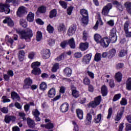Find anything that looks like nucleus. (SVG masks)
<instances>
[{"label": "nucleus", "instance_id": "28", "mask_svg": "<svg viewBox=\"0 0 131 131\" xmlns=\"http://www.w3.org/2000/svg\"><path fill=\"white\" fill-rule=\"evenodd\" d=\"M32 69L33 70L31 71V73L32 74H33V75L38 76V75H40V74H41V70H40V68H38Z\"/></svg>", "mask_w": 131, "mask_h": 131}, {"label": "nucleus", "instance_id": "56", "mask_svg": "<svg viewBox=\"0 0 131 131\" xmlns=\"http://www.w3.org/2000/svg\"><path fill=\"white\" fill-rule=\"evenodd\" d=\"M35 56V53L34 52H31L29 53L28 57L30 60H33L34 59V56Z\"/></svg>", "mask_w": 131, "mask_h": 131}, {"label": "nucleus", "instance_id": "44", "mask_svg": "<svg viewBox=\"0 0 131 131\" xmlns=\"http://www.w3.org/2000/svg\"><path fill=\"white\" fill-rule=\"evenodd\" d=\"M37 41H40L42 38V33L40 31H37L36 36Z\"/></svg>", "mask_w": 131, "mask_h": 131}, {"label": "nucleus", "instance_id": "29", "mask_svg": "<svg viewBox=\"0 0 131 131\" xmlns=\"http://www.w3.org/2000/svg\"><path fill=\"white\" fill-rule=\"evenodd\" d=\"M124 7L126 8V11L131 15V2H127L124 4Z\"/></svg>", "mask_w": 131, "mask_h": 131}, {"label": "nucleus", "instance_id": "36", "mask_svg": "<svg viewBox=\"0 0 131 131\" xmlns=\"http://www.w3.org/2000/svg\"><path fill=\"white\" fill-rule=\"evenodd\" d=\"M126 89L127 91H131V77L128 78L126 80Z\"/></svg>", "mask_w": 131, "mask_h": 131}, {"label": "nucleus", "instance_id": "22", "mask_svg": "<svg viewBox=\"0 0 131 131\" xmlns=\"http://www.w3.org/2000/svg\"><path fill=\"white\" fill-rule=\"evenodd\" d=\"M25 58V51L24 50H20L18 52V60L19 62H23Z\"/></svg>", "mask_w": 131, "mask_h": 131}, {"label": "nucleus", "instance_id": "38", "mask_svg": "<svg viewBox=\"0 0 131 131\" xmlns=\"http://www.w3.org/2000/svg\"><path fill=\"white\" fill-rule=\"evenodd\" d=\"M48 89V85L46 82H42L39 85V89L41 91H46Z\"/></svg>", "mask_w": 131, "mask_h": 131}, {"label": "nucleus", "instance_id": "49", "mask_svg": "<svg viewBox=\"0 0 131 131\" xmlns=\"http://www.w3.org/2000/svg\"><path fill=\"white\" fill-rule=\"evenodd\" d=\"M126 55H127V51L125 50H121L119 54V57H120V58H122V57H124Z\"/></svg>", "mask_w": 131, "mask_h": 131}, {"label": "nucleus", "instance_id": "63", "mask_svg": "<svg viewBox=\"0 0 131 131\" xmlns=\"http://www.w3.org/2000/svg\"><path fill=\"white\" fill-rule=\"evenodd\" d=\"M3 103H9L11 102V100L7 98L6 96H3L2 98Z\"/></svg>", "mask_w": 131, "mask_h": 131}, {"label": "nucleus", "instance_id": "8", "mask_svg": "<svg viewBox=\"0 0 131 131\" xmlns=\"http://www.w3.org/2000/svg\"><path fill=\"white\" fill-rule=\"evenodd\" d=\"M129 23V20H126L124 24V31L126 35V37H131V32L128 31Z\"/></svg>", "mask_w": 131, "mask_h": 131}, {"label": "nucleus", "instance_id": "9", "mask_svg": "<svg viewBox=\"0 0 131 131\" xmlns=\"http://www.w3.org/2000/svg\"><path fill=\"white\" fill-rule=\"evenodd\" d=\"M92 53H89L84 56L82 59V63L85 65L90 64V62H91L92 59Z\"/></svg>", "mask_w": 131, "mask_h": 131}, {"label": "nucleus", "instance_id": "53", "mask_svg": "<svg viewBox=\"0 0 131 131\" xmlns=\"http://www.w3.org/2000/svg\"><path fill=\"white\" fill-rule=\"evenodd\" d=\"M59 69V63H55L52 68V72H57V70Z\"/></svg>", "mask_w": 131, "mask_h": 131}, {"label": "nucleus", "instance_id": "42", "mask_svg": "<svg viewBox=\"0 0 131 131\" xmlns=\"http://www.w3.org/2000/svg\"><path fill=\"white\" fill-rule=\"evenodd\" d=\"M58 32H62L65 31V25L64 23L60 24L57 28Z\"/></svg>", "mask_w": 131, "mask_h": 131}, {"label": "nucleus", "instance_id": "54", "mask_svg": "<svg viewBox=\"0 0 131 131\" xmlns=\"http://www.w3.org/2000/svg\"><path fill=\"white\" fill-rule=\"evenodd\" d=\"M123 67H124V64L123 63H118L116 65V68L117 70L122 69Z\"/></svg>", "mask_w": 131, "mask_h": 131}, {"label": "nucleus", "instance_id": "64", "mask_svg": "<svg viewBox=\"0 0 131 131\" xmlns=\"http://www.w3.org/2000/svg\"><path fill=\"white\" fill-rule=\"evenodd\" d=\"M32 113L34 117L39 116V115H40V113L37 110V109L35 110V111L33 112Z\"/></svg>", "mask_w": 131, "mask_h": 131}, {"label": "nucleus", "instance_id": "14", "mask_svg": "<svg viewBox=\"0 0 131 131\" xmlns=\"http://www.w3.org/2000/svg\"><path fill=\"white\" fill-rule=\"evenodd\" d=\"M3 23L4 24H8V26H10V27H13V26H14V21H13L12 18L9 17H6L3 20Z\"/></svg>", "mask_w": 131, "mask_h": 131}, {"label": "nucleus", "instance_id": "6", "mask_svg": "<svg viewBox=\"0 0 131 131\" xmlns=\"http://www.w3.org/2000/svg\"><path fill=\"white\" fill-rule=\"evenodd\" d=\"M110 40L112 43H115L117 40V35H116V29L113 28L111 31V34L110 35Z\"/></svg>", "mask_w": 131, "mask_h": 131}, {"label": "nucleus", "instance_id": "41", "mask_svg": "<svg viewBox=\"0 0 131 131\" xmlns=\"http://www.w3.org/2000/svg\"><path fill=\"white\" fill-rule=\"evenodd\" d=\"M83 83L84 85H90L91 84V79L89 77H85L83 79Z\"/></svg>", "mask_w": 131, "mask_h": 131}, {"label": "nucleus", "instance_id": "39", "mask_svg": "<svg viewBox=\"0 0 131 131\" xmlns=\"http://www.w3.org/2000/svg\"><path fill=\"white\" fill-rule=\"evenodd\" d=\"M40 66V62L38 61H35L32 63L31 65V67L32 69H36L39 68V67Z\"/></svg>", "mask_w": 131, "mask_h": 131}, {"label": "nucleus", "instance_id": "13", "mask_svg": "<svg viewBox=\"0 0 131 131\" xmlns=\"http://www.w3.org/2000/svg\"><path fill=\"white\" fill-rule=\"evenodd\" d=\"M16 120V117L14 116H10L9 115H6L5 116L4 121L6 123H10L11 121H15Z\"/></svg>", "mask_w": 131, "mask_h": 131}, {"label": "nucleus", "instance_id": "3", "mask_svg": "<svg viewBox=\"0 0 131 131\" xmlns=\"http://www.w3.org/2000/svg\"><path fill=\"white\" fill-rule=\"evenodd\" d=\"M80 14L82 16L81 18V25L85 27L89 24V13L88 12V10L81 9L80 10Z\"/></svg>", "mask_w": 131, "mask_h": 131}, {"label": "nucleus", "instance_id": "1", "mask_svg": "<svg viewBox=\"0 0 131 131\" xmlns=\"http://www.w3.org/2000/svg\"><path fill=\"white\" fill-rule=\"evenodd\" d=\"M16 33L20 35V39H25V40H31L33 36V31L29 28H26L25 30H22L21 28H17L15 29Z\"/></svg>", "mask_w": 131, "mask_h": 131}, {"label": "nucleus", "instance_id": "23", "mask_svg": "<svg viewBox=\"0 0 131 131\" xmlns=\"http://www.w3.org/2000/svg\"><path fill=\"white\" fill-rule=\"evenodd\" d=\"M79 48L82 52L86 51L89 49V43L88 42H85L84 43H80L79 45Z\"/></svg>", "mask_w": 131, "mask_h": 131}, {"label": "nucleus", "instance_id": "62", "mask_svg": "<svg viewBox=\"0 0 131 131\" xmlns=\"http://www.w3.org/2000/svg\"><path fill=\"white\" fill-rule=\"evenodd\" d=\"M59 4L60 6L63 8V9H67V3L64 1H59Z\"/></svg>", "mask_w": 131, "mask_h": 131}, {"label": "nucleus", "instance_id": "12", "mask_svg": "<svg viewBox=\"0 0 131 131\" xmlns=\"http://www.w3.org/2000/svg\"><path fill=\"white\" fill-rule=\"evenodd\" d=\"M71 90L72 91V96L75 98V99H77L79 97V92L76 90V87L74 85H72L71 86Z\"/></svg>", "mask_w": 131, "mask_h": 131}, {"label": "nucleus", "instance_id": "26", "mask_svg": "<svg viewBox=\"0 0 131 131\" xmlns=\"http://www.w3.org/2000/svg\"><path fill=\"white\" fill-rule=\"evenodd\" d=\"M115 79L117 82H121L122 80V74L120 72L116 73L115 75Z\"/></svg>", "mask_w": 131, "mask_h": 131}, {"label": "nucleus", "instance_id": "37", "mask_svg": "<svg viewBox=\"0 0 131 131\" xmlns=\"http://www.w3.org/2000/svg\"><path fill=\"white\" fill-rule=\"evenodd\" d=\"M92 115H91V114H87V115L86 116V120H85L86 124H88V125L91 124L92 122Z\"/></svg>", "mask_w": 131, "mask_h": 131}, {"label": "nucleus", "instance_id": "18", "mask_svg": "<svg viewBox=\"0 0 131 131\" xmlns=\"http://www.w3.org/2000/svg\"><path fill=\"white\" fill-rule=\"evenodd\" d=\"M101 93L102 97H106L108 95V88L106 85H103L101 86Z\"/></svg>", "mask_w": 131, "mask_h": 131}, {"label": "nucleus", "instance_id": "51", "mask_svg": "<svg viewBox=\"0 0 131 131\" xmlns=\"http://www.w3.org/2000/svg\"><path fill=\"white\" fill-rule=\"evenodd\" d=\"M120 98H121V94L120 93L115 95L113 98V102H116V101H118Z\"/></svg>", "mask_w": 131, "mask_h": 131}, {"label": "nucleus", "instance_id": "40", "mask_svg": "<svg viewBox=\"0 0 131 131\" xmlns=\"http://www.w3.org/2000/svg\"><path fill=\"white\" fill-rule=\"evenodd\" d=\"M25 84H26L28 85V86H31V84L33 83L32 79H31L30 78H26L24 80Z\"/></svg>", "mask_w": 131, "mask_h": 131}, {"label": "nucleus", "instance_id": "48", "mask_svg": "<svg viewBox=\"0 0 131 131\" xmlns=\"http://www.w3.org/2000/svg\"><path fill=\"white\" fill-rule=\"evenodd\" d=\"M65 58V52H63L59 56H58L55 60H57L58 62H60V61H62V60H64Z\"/></svg>", "mask_w": 131, "mask_h": 131}, {"label": "nucleus", "instance_id": "33", "mask_svg": "<svg viewBox=\"0 0 131 131\" xmlns=\"http://www.w3.org/2000/svg\"><path fill=\"white\" fill-rule=\"evenodd\" d=\"M122 108H123V110L120 111V113H118L116 117L115 120L116 121H119V120L121 119L122 115H123V113L124 112V107H122Z\"/></svg>", "mask_w": 131, "mask_h": 131}, {"label": "nucleus", "instance_id": "21", "mask_svg": "<svg viewBox=\"0 0 131 131\" xmlns=\"http://www.w3.org/2000/svg\"><path fill=\"white\" fill-rule=\"evenodd\" d=\"M25 9L22 7H20L16 12L17 16H18V17H23V15L25 14Z\"/></svg>", "mask_w": 131, "mask_h": 131}, {"label": "nucleus", "instance_id": "52", "mask_svg": "<svg viewBox=\"0 0 131 131\" xmlns=\"http://www.w3.org/2000/svg\"><path fill=\"white\" fill-rule=\"evenodd\" d=\"M101 119H102V114H99L97 115V118H95V122L96 123H99L100 121H101Z\"/></svg>", "mask_w": 131, "mask_h": 131}, {"label": "nucleus", "instance_id": "47", "mask_svg": "<svg viewBox=\"0 0 131 131\" xmlns=\"http://www.w3.org/2000/svg\"><path fill=\"white\" fill-rule=\"evenodd\" d=\"M11 99L15 100V99H20V96L15 92H12L11 93Z\"/></svg>", "mask_w": 131, "mask_h": 131}, {"label": "nucleus", "instance_id": "5", "mask_svg": "<svg viewBox=\"0 0 131 131\" xmlns=\"http://www.w3.org/2000/svg\"><path fill=\"white\" fill-rule=\"evenodd\" d=\"M10 4L0 3V12L4 13L6 14L11 13V9H10Z\"/></svg>", "mask_w": 131, "mask_h": 131}, {"label": "nucleus", "instance_id": "46", "mask_svg": "<svg viewBox=\"0 0 131 131\" xmlns=\"http://www.w3.org/2000/svg\"><path fill=\"white\" fill-rule=\"evenodd\" d=\"M60 46L62 49H66V47L67 46H68V40H65L62 41L60 44Z\"/></svg>", "mask_w": 131, "mask_h": 131}, {"label": "nucleus", "instance_id": "7", "mask_svg": "<svg viewBox=\"0 0 131 131\" xmlns=\"http://www.w3.org/2000/svg\"><path fill=\"white\" fill-rule=\"evenodd\" d=\"M113 7V5L111 3H108L105 6L103 7L102 10V13L104 16L108 15V13Z\"/></svg>", "mask_w": 131, "mask_h": 131}, {"label": "nucleus", "instance_id": "15", "mask_svg": "<svg viewBox=\"0 0 131 131\" xmlns=\"http://www.w3.org/2000/svg\"><path fill=\"white\" fill-rule=\"evenodd\" d=\"M75 31H76V25H73L71 26L68 31V34L69 36H71L75 33Z\"/></svg>", "mask_w": 131, "mask_h": 131}, {"label": "nucleus", "instance_id": "59", "mask_svg": "<svg viewBox=\"0 0 131 131\" xmlns=\"http://www.w3.org/2000/svg\"><path fill=\"white\" fill-rule=\"evenodd\" d=\"M112 113H113V111H112V107H110V108H109L108 111V115L107 116V119H110V118H111Z\"/></svg>", "mask_w": 131, "mask_h": 131}, {"label": "nucleus", "instance_id": "24", "mask_svg": "<svg viewBox=\"0 0 131 131\" xmlns=\"http://www.w3.org/2000/svg\"><path fill=\"white\" fill-rule=\"evenodd\" d=\"M51 57V52L50 49H46L43 51L42 58L43 59H49Z\"/></svg>", "mask_w": 131, "mask_h": 131}, {"label": "nucleus", "instance_id": "10", "mask_svg": "<svg viewBox=\"0 0 131 131\" xmlns=\"http://www.w3.org/2000/svg\"><path fill=\"white\" fill-rule=\"evenodd\" d=\"M59 109L62 113H66L69 110V104L67 102H64L61 105Z\"/></svg>", "mask_w": 131, "mask_h": 131}, {"label": "nucleus", "instance_id": "25", "mask_svg": "<svg viewBox=\"0 0 131 131\" xmlns=\"http://www.w3.org/2000/svg\"><path fill=\"white\" fill-rule=\"evenodd\" d=\"M70 46L71 49H74L76 48L75 46V40H74V38H71L68 40V45Z\"/></svg>", "mask_w": 131, "mask_h": 131}, {"label": "nucleus", "instance_id": "32", "mask_svg": "<svg viewBox=\"0 0 131 131\" xmlns=\"http://www.w3.org/2000/svg\"><path fill=\"white\" fill-rule=\"evenodd\" d=\"M27 20L28 22H33L34 20V13L30 12L27 16Z\"/></svg>", "mask_w": 131, "mask_h": 131}, {"label": "nucleus", "instance_id": "45", "mask_svg": "<svg viewBox=\"0 0 131 131\" xmlns=\"http://www.w3.org/2000/svg\"><path fill=\"white\" fill-rule=\"evenodd\" d=\"M19 24L24 28H26V27H27V22L25 19H20L19 20Z\"/></svg>", "mask_w": 131, "mask_h": 131}, {"label": "nucleus", "instance_id": "43", "mask_svg": "<svg viewBox=\"0 0 131 131\" xmlns=\"http://www.w3.org/2000/svg\"><path fill=\"white\" fill-rule=\"evenodd\" d=\"M47 30L48 31L49 33H54L55 29L54 28V27L51 25V24H49L47 27Z\"/></svg>", "mask_w": 131, "mask_h": 131}, {"label": "nucleus", "instance_id": "55", "mask_svg": "<svg viewBox=\"0 0 131 131\" xmlns=\"http://www.w3.org/2000/svg\"><path fill=\"white\" fill-rule=\"evenodd\" d=\"M54 128V123H48L46 124V129H53Z\"/></svg>", "mask_w": 131, "mask_h": 131}, {"label": "nucleus", "instance_id": "2", "mask_svg": "<svg viewBox=\"0 0 131 131\" xmlns=\"http://www.w3.org/2000/svg\"><path fill=\"white\" fill-rule=\"evenodd\" d=\"M94 40L97 43H100L103 48H108L110 43V39L108 37H104L102 38V36L99 34H95L94 36Z\"/></svg>", "mask_w": 131, "mask_h": 131}, {"label": "nucleus", "instance_id": "58", "mask_svg": "<svg viewBox=\"0 0 131 131\" xmlns=\"http://www.w3.org/2000/svg\"><path fill=\"white\" fill-rule=\"evenodd\" d=\"M86 73L88 74V75L91 78V79H94L95 78V74L94 73L90 71H87Z\"/></svg>", "mask_w": 131, "mask_h": 131}, {"label": "nucleus", "instance_id": "57", "mask_svg": "<svg viewBox=\"0 0 131 131\" xmlns=\"http://www.w3.org/2000/svg\"><path fill=\"white\" fill-rule=\"evenodd\" d=\"M18 115L19 116H20V118H21L24 121L26 120L27 119L26 117H25L26 116V114L25 113L20 112L18 113Z\"/></svg>", "mask_w": 131, "mask_h": 131}, {"label": "nucleus", "instance_id": "34", "mask_svg": "<svg viewBox=\"0 0 131 131\" xmlns=\"http://www.w3.org/2000/svg\"><path fill=\"white\" fill-rule=\"evenodd\" d=\"M108 53V59H112L116 55V50L114 48L111 49Z\"/></svg>", "mask_w": 131, "mask_h": 131}, {"label": "nucleus", "instance_id": "17", "mask_svg": "<svg viewBox=\"0 0 131 131\" xmlns=\"http://www.w3.org/2000/svg\"><path fill=\"white\" fill-rule=\"evenodd\" d=\"M47 95L48 98H54V97L56 96V89H55L54 88L50 89L49 90Z\"/></svg>", "mask_w": 131, "mask_h": 131}, {"label": "nucleus", "instance_id": "19", "mask_svg": "<svg viewBox=\"0 0 131 131\" xmlns=\"http://www.w3.org/2000/svg\"><path fill=\"white\" fill-rule=\"evenodd\" d=\"M27 123L30 128H34L35 127V122L30 118H28L27 120Z\"/></svg>", "mask_w": 131, "mask_h": 131}, {"label": "nucleus", "instance_id": "31", "mask_svg": "<svg viewBox=\"0 0 131 131\" xmlns=\"http://www.w3.org/2000/svg\"><path fill=\"white\" fill-rule=\"evenodd\" d=\"M113 4L116 6V8L119 10V11H122V10H123V6L121 3L118 2V1L116 0L114 1L113 2Z\"/></svg>", "mask_w": 131, "mask_h": 131}, {"label": "nucleus", "instance_id": "11", "mask_svg": "<svg viewBox=\"0 0 131 131\" xmlns=\"http://www.w3.org/2000/svg\"><path fill=\"white\" fill-rule=\"evenodd\" d=\"M63 75L66 77H71L72 75V70L69 67H66L63 70Z\"/></svg>", "mask_w": 131, "mask_h": 131}, {"label": "nucleus", "instance_id": "30", "mask_svg": "<svg viewBox=\"0 0 131 131\" xmlns=\"http://www.w3.org/2000/svg\"><path fill=\"white\" fill-rule=\"evenodd\" d=\"M37 13L45 14V13H47V7L43 5L40 6L37 10L36 14Z\"/></svg>", "mask_w": 131, "mask_h": 131}, {"label": "nucleus", "instance_id": "4", "mask_svg": "<svg viewBox=\"0 0 131 131\" xmlns=\"http://www.w3.org/2000/svg\"><path fill=\"white\" fill-rule=\"evenodd\" d=\"M101 102H102V96L99 95L94 98V101H92L87 104L88 107H91L93 109L95 108H97L100 104H101Z\"/></svg>", "mask_w": 131, "mask_h": 131}, {"label": "nucleus", "instance_id": "35", "mask_svg": "<svg viewBox=\"0 0 131 131\" xmlns=\"http://www.w3.org/2000/svg\"><path fill=\"white\" fill-rule=\"evenodd\" d=\"M101 59L102 54L99 52H97L94 56V61H95V62H100Z\"/></svg>", "mask_w": 131, "mask_h": 131}, {"label": "nucleus", "instance_id": "16", "mask_svg": "<svg viewBox=\"0 0 131 131\" xmlns=\"http://www.w3.org/2000/svg\"><path fill=\"white\" fill-rule=\"evenodd\" d=\"M76 114L78 119H80V120L83 119V111L80 108L76 109Z\"/></svg>", "mask_w": 131, "mask_h": 131}, {"label": "nucleus", "instance_id": "60", "mask_svg": "<svg viewBox=\"0 0 131 131\" xmlns=\"http://www.w3.org/2000/svg\"><path fill=\"white\" fill-rule=\"evenodd\" d=\"M73 9H74V7L71 6L68 7L67 9L68 15H70L71 14H72V11H73Z\"/></svg>", "mask_w": 131, "mask_h": 131}, {"label": "nucleus", "instance_id": "20", "mask_svg": "<svg viewBox=\"0 0 131 131\" xmlns=\"http://www.w3.org/2000/svg\"><path fill=\"white\" fill-rule=\"evenodd\" d=\"M98 20H97L95 25L93 27V29L95 30H97L98 28H99V24L100 26H102L103 25V24H104V23H103V21L102 20V18H101V16L100 15L98 16Z\"/></svg>", "mask_w": 131, "mask_h": 131}, {"label": "nucleus", "instance_id": "61", "mask_svg": "<svg viewBox=\"0 0 131 131\" xmlns=\"http://www.w3.org/2000/svg\"><path fill=\"white\" fill-rule=\"evenodd\" d=\"M74 58H76V59H78L82 57V54H81V52H76L74 54Z\"/></svg>", "mask_w": 131, "mask_h": 131}, {"label": "nucleus", "instance_id": "27", "mask_svg": "<svg viewBox=\"0 0 131 131\" xmlns=\"http://www.w3.org/2000/svg\"><path fill=\"white\" fill-rule=\"evenodd\" d=\"M58 14V11L56 9H52L49 12V18L50 19H53V18H55L57 17V15Z\"/></svg>", "mask_w": 131, "mask_h": 131}, {"label": "nucleus", "instance_id": "50", "mask_svg": "<svg viewBox=\"0 0 131 131\" xmlns=\"http://www.w3.org/2000/svg\"><path fill=\"white\" fill-rule=\"evenodd\" d=\"M120 104L121 105V106H126V105H127V99L124 97H123L120 102Z\"/></svg>", "mask_w": 131, "mask_h": 131}]
</instances>
